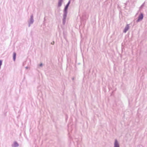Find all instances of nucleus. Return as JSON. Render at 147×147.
Returning a JSON list of instances; mask_svg holds the SVG:
<instances>
[{
    "label": "nucleus",
    "instance_id": "nucleus-4",
    "mask_svg": "<svg viewBox=\"0 0 147 147\" xmlns=\"http://www.w3.org/2000/svg\"><path fill=\"white\" fill-rule=\"evenodd\" d=\"M114 147H119V144L116 139L115 140L114 143Z\"/></svg>",
    "mask_w": 147,
    "mask_h": 147
},
{
    "label": "nucleus",
    "instance_id": "nucleus-11",
    "mask_svg": "<svg viewBox=\"0 0 147 147\" xmlns=\"http://www.w3.org/2000/svg\"><path fill=\"white\" fill-rule=\"evenodd\" d=\"M54 42L53 41L51 43V44L53 45L54 44Z\"/></svg>",
    "mask_w": 147,
    "mask_h": 147
},
{
    "label": "nucleus",
    "instance_id": "nucleus-5",
    "mask_svg": "<svg viewBox=\"0 0 147 147\" xmlns=\"http://www.w3.org/2000/svg\"><path fill=\"white\" fill-rule=\"evenodd\" d=\"M129 26L128 24H127L126 25V26H125L124 30L123 31V32L124 33H126L127 31L129 29Z\"/></svg>",
    "mask_w": 147,
    "mask_h": 147
},
{
    "label": "nucleus",
    "instance_id": "nucleus-3",
    "mask_svg": "<svg viewBox=\"0 0 147 147\" xmlns=\"http://www.w3.org/2000/svg\"><path fill=\"white\" fill-rule=\"evenodd\" d=\"M143 14L142 13H141L138 16V19L137 20L136 22H138L141 21L143 19Z\"/></svg>",
    "mask_w": 147,
    "mask_h": 147
},
{
    "label": "nucleus",
    "instance_id": "nucleus-10",
    "mask_svg": "<svg viewBox=\"0 0 147 147\" xmlns=\"http://www.w3.org/2000/svg\"><path fill=\"white\" fill-rule=\"evenodd\" d=\"M42 65H43L42 63H41L40 64V65H39V66H40V67H42Z\"/></svg>",
    "mask_w": 147,
    "mask_h": 147
},
{
    "label": "nucleus",
    "instance_id": "nucleus-7",
    "mask_svg": "<svg viewBox=\"0 0 147 147\" xmlns=\"http://www.w3.org/2000/svg\"><path fill=\"white\" fill-rule=\"evenodd\" d=\"M19 145L18 144L16 141L14 142L13 146H12L14 147H17L19 146Z\"/></svg>",
    "mask_w": 147,
    "mask_h": 147
},
{
    "label": "nucleus",
    "instance_id": "nucleus-13",
    "mask_svg": "<svg viewBox=\"0 0 147 147\" xmlns=\"http://www.w3.org/2000/svg\"><path fill=\"white\" fill-rule=\"evenodd\" d=\"M72 80H74V78H72Z\"/></svg>",
    "mask_w": 147,
    "mask_h": 147
},
{
    "label": "nucleus",
    "instance_id": "nucleus-1",
    "mask_svg": "<svg viewBox=\"0 0 147 147\" xmlns=\"http://www.w3.org/2000/svg\"><path fill=\"white\" fill-rule=\"evenodd\" d=\"M70 0H69L66 6H65L63 10V18L62 19V23L63 25H65L66 22V20L67 13V10L68 7L70 3Z\"/></svg>",
    "mask_w": 147,
    "mask_h": 147
},
{
    "label": "nucleus",
    "instance_id": "nucleus-14",
    "mask_svg": "<svg viewBox=\"0 0 147 147\" xmlns=\"http://www.w3.org/2000/svg\"><path fill=\"white\" fill-rule=\"evenodd\" d=\"M73 0L74 1V0Z\"/></svg>",
    "mask_w": 147,
    "mask_h": 147
},
{
    "label": "nucleus",
    "instance_id": "nucleus-6",
    "mask_svg": "<svg viewBox=\"0 0 147 147\" xmlns=\"http://www.w3.org/2000/svg\"><path fill=\"white\" fill-rule=\"evenodd\" d=\"M63 0H59L58 6L60 7L61 6Z\"/></svg>",
    "mask_w": 147,
    "mask_h": 147
},
{
    "label": "nucleus",
    "instance_id": "nucleus-2",
    "mask_svg": "<svg viewBox=\"0 0 147 147\" xmlns=\"http://www.w3.org/2000/svg\"><path fill=\"white\" fill-rule=\"evenodd\" d=\"M34 22L33 19V15H32L30 17V18L29 20L28 21V26L30 27V25L32 24Z\"/></svg>",
    "mask_w": 147,
    "mask_h": 147
},
{
    "label": "nucleus",
    "instance_id": "nucleus-8",
    "mask_svg": "<svg viewBox=\"0 0 147 147\" xmlns=\"http://www.w3.org/2000/svg\"><path fill=\"white\" fill-rule=\"evenodd\" d=\"M16 54L15 52H14L13 54V59L14 61H15L16 59Z\"/></svg>",
    "mask_w": 147,
    "mask_h": 147
},
{
    "label": "nucleus",
    "instance_id": "nucleus-12",
    "mask_svg": "<svg viewBox=\"0 0 147 147\" xmlns=\"http://www.w3.org/2000/svg\"><path fill=\"white\" fill-rule=\"evenodd\" d=\"M25 68H26V69H28V67L27 66V67H25Z\"/></svg>",
    "mask_w": 147,
    "mask_h": 147
},
{
    "label": "nucleus",
    "instance_id": "nucleus-9",
    "mask_svg": "<svg viewBox=\"0 0 147 147\" xmlns=\"http://www.w3.org/2000/svg\"><path fill=\"white\" fill-rule=\"evenodd\" d=\"M144 3H144L140 7V8H142L144 6Z\"/></svg>",
    "mask_w": 147,
    "mask_h": 147
}]
</instances>
